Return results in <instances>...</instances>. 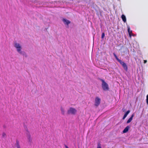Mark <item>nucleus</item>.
I'll return each mask as SVG.
<instances>
[{
    "label": "nucleus",
    "instance_id": "nucleus-1",
    "mask_svg": "<svg viewBox=\"0 0 148 148\" xmlns=\"http://www.w3.org/2000/svg\"><path fill=\"white\" fill-rule=\"evenodd\" d=\"M113 55L116 59L122 65L124 70L127 71V67L126 64L120 60L114 53H113Z\"/></svg>",
    "mask_w": 148,
    "mask_h": 148
},
{
    "label": "nucleus",
    "instance_id": "nucleus-2",
    "mask_svg": "<svg viewBox=\"0 0 148 148\" xmlns=\"http://www.w3.org/2000/svg\"><path fill=\"white\" fill-rule=\"evenodd\" d=\"M27 133H26V137L28 143L30 145H31L32 142V138L29 132L27 130Z\"/></svg>",
    "mask_w": 148,
    "mask_h": 148
},
{
    "label": "nucleus",
    "instance_id": "nucleus-3",
    "mask_svg": "<svg viewBox=\"0 0 148 148\" xmlns=\"http://www.w3.org/2000/svg\"><path fill=\"white\" fill-rule=\"evenodd\" d=\"M101 80L102 82V86L103 90H108L109 88L108 84L103 79H101Z\"/></svg>",
    "mask_w": 148,
    "mask_h": 148
},
{
    "label": "nucleus",
    "instance_id": "nucleus-4",
    "mask_svg": "<svg viewBox=\"0 0 148 148\" xmlns=\"http://www.w3.org/2000/svg\"><path fill=\"white\" fill-rule=\"evenodd\" d=\"M62 21L65 25L66 27L67 28H69V25L71 23V22L66 19L64 18H62Z\"/></svg>",
    "mask_w": 148,
    "mask_h": 148
},
{
    "label": "nucleus",
    "instance_id": "nucleus-5",
    "mask_svg": "<svg viewBox=\"0 0 148 148\" xmlns=\"http://www.w3.org/2000/svg\"><path fill=\"white\" fill-rule=\"evenodd\" d=\"M101 103V99L98 97H97L95 99V106L97 107Z\"/></svg>",
    "mask_w": 148,
    "mask_h": 148
},
{
    "label": "nucleus",
    "instance_id": "nucleus-6",
    "mask_svg": "<svg viewBox=\"0 0 148 148\" xmlns=\"http://www.w3.org/2000/svg\"><path fill=\"white\" fill-rule=\"evenodd\" d=\"M14 46L17 48V51L18 52V50H19L20 51L21 50V47L20 45V44L17 43H15L14 44Z\"/></svg>",
    "mask_w": 148,
    "mask_h": 148
},
{
    "label": "nucleus",
    "instance_id": "nucleus-7",
    "mask_svg": "<svg viewBox=\"0 0 148 148\" xmlns=\"http://www.w3.org/2000/svg\"><path fill=\"white\" fill-rule=\"evenodd\" d=\"M67 114H74V108H70L68 110Z\"/></svg>",
    "mask_w": 148,
    "mask_h": 148
},
{
    "label": "nucleus",
    "instance_id": "nucleus-8",
    "mask_svg": "<svg viewBox=\"0 0 148 148\" xmlns=\"http://www.w3.org/2000/svg\"><path fill=\"white\" fill-rule=\"evenodd\" d=\"M18 50V53H19L22 55L23 56H25V58H27V57L26 53L25 51L21 50L20 51L19 50Z\"/></svg>",
    "mask_w": 148,
    "mask_h": 148
},
{
    "label": "nucleus",
    "instance_id": "nucleus-9",
    "mask_svg": "<svg viewBox=\"0 0 148 148\" xmlns=\"http://www.w3.org/2000/svg\"><path fill=\"white\" fill-rule=\"evenodd\" d=\"M134 116V114H132L131 117L128 119V120L127 121V123H130L133 119V118Z\"/></svg>",
    "mask_w": 148,
    "mask_h": 148
},
{
    "label": "nucleus",
    "instance_id": "nucleus-10",
    "mask_svg": "<svg viewBox=\"0 0 148 148\" xmlns=\"http://www.w3.org/2000/svg\"><path fill=\"white\" fill-rule=\"evenodd\" d=\"M130 128V127L129 126H127L123 130V133H126L127 132L129 129Z\"/></svg>",
    "mask_w": 148,
    "mask_h": 148
},
{
    "label": "nucleus",
    "instance_id": "nucleus-11",
    "mask_svg": "<svg viewBox=\"0 0 148 148\" xmlns=\"http://www.w3.org/2000/svg\"><path fill=\"white\" fill-rule=\"evenodd\" d=\"M130 112V111L129 110H128L127 111V112L124 114L123 118V119L124 120L125 119V118L126 117L128 114Z\"/></svg>",
    "mask_w": 148,
    "mask_h": 148
},
{
    "label": "nucleus",
    "instance_id": "nucleus-12",
    "mask_svg": "<svg viewBox=\"0 0 148 148\" xmlns=\"http://www.w3.org/2000/svg\"><path fill=\"white\" fill-rule=\"evenodd\" d=\"M15 145L17 148H20V147L19 144V142L18 140H16V143Z\"/></svg>",
    "mask_w": 148,
    "mask_h": 148
},
{
    "label": "nucleus",
    "instance_id": "nucleus-13",
    "mask_svg": "<svg viewBox=\"0 0 148 148\" xmlns=\"http://www.w3.org/2000/svg\"><path fill=\"white\" fill-rule=\"evenodd\" d=\"M121 18L123 21L124 22H125L126 21V18L125 16V15L124 14H122L121 16Z\"/></svg>",
    "mask_w": 148,
    "mask_h": 148
},
{
    "label": "nucleus",
    "instance_id": "nucleus-14",
    "mask_svg": "<svg viewBox=\"0 0 148 148\" xmlns=\"http://www.w3.org/2000/svg\"><path fill=\"white\" fill-rule=\"evenodd\" d=\"M60 110L61 111V113L63 115H64L65 113L64 109L62 108V106L61 107Z\"/></svg>",
    "mask_w": 148,
    "mask_h": 148
},
{
    "label": "nucleus",
    "instance_id": "nucleus-15",
    "mask_svg": "<svg viewBox=\"0 0 148 148\" xmlns=\"http://www.w3.org/2000/svg\"><path fill=\"white\" fill-rule=\"evenodd\" d=\"M128 32L130 35V36L131 37L132 35L131 34L132 33V31L130 30L129 28L128 29Z\"/></svg>",
    "mask_w": 148,
    "mask_h": 148
},
{
    "label": "nucleus",
    "instance_id": "nucleus-16",
    "mask_svg": "<svg viewBox=\"0 0 148 148\" xmlns=\"http://www.w3.org/2000/svg\"><path fill=\"white\" fill-rule=\"evenodd\" d=\"M6 137V134L5 132H3L2 134V137L5 138Z\"/></svg>",
    "mask_w": 148,
    "mask_h": 148
},
{
    "label": "nucleus",
    "instance_id": "nucleus-17",
    "mask_svg": "<svg viewBox=\"0 0 148 148\" xmlns=\"http://www.w3.org/2000/svg\"><path fill=\"white\" fill-rule=\"evenodd\" d=\"M97 148H101V145L100 143H98Z\"/></svg>",
    "mask_w": 148,
    "mask_h": 148
},
{
    "label": "nucleus",
    "instance_id": "nucleus-18",
    "mask_svg": "<svg viewBox=\"0 0 148 148\" xmlns=\"http://www.w3.org/2000/svg\"><path fill=\"white\" fill-rule=\"evenodd\" d=\"M105 36V33H103L101 35V38L102 39H103Z\"/></svg>",
    "mask_w": 148,
    "mask_h": 148
},
{
    "label": "nucleus",
    "instance_id": "nucleus-19",
    "mask_svg": "<svg viewBox=\"0 0 148 148\" xmlns=\"http://www.w3.org/2000/svg\"><path fill=\"white\" fill-rule=\"evenodd\" d=\"M146 102L147 104H148V94L147 95L146 97Z\"/></svg>",
    "mask_w": 148,
    "mask_h": 148
},
{
    "label": "nucleus",
    "instance_id": "nucleus-20",
    "mask_svg": "<svg viewBox=\"0 0 148 148\" xmlns=\"http://www.w3.org/2000/svg\"><path fill=\"white\" fill-rule=\"evenodd\" d=\"M147 60H144V63L145 64L147 62Z\"/></svg>",
    "mask_w": 148,
    "mask_h": 148
},
{
    "label": "nucleus",
    "instance_id": "nucleus-21",
    "mask_svg": "<svg viewBox=\"0 0 148 148\" xmlns=\"http://www.w3.org/2000/svg\"><path fill=\"white\" fill-rule=\"evenodd\" d=\"M64 146L66 148H69L68 147L65 145H64Z\"/></svg>",
    "mask_w": 148,
    "mask_h": 148
}]
</instances>
